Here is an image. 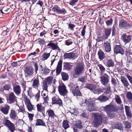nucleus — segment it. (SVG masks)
<instances>
[{"mask_svg": "<svg viewBox=\"0 0 132 132\" xmlns=\"http://www.w3.org/2000/svg\"><path fill=\"white\" fill-rule=\"evenodd\" d=\"M103 109L106 113L108 116L110 117H114L116 115L114 112H117L118 110L117 107L111 103L104 107Z\"/></svg>", "mask_w": 132, "mask_h": 132, "instance_id": "f257e3e1", "label": "nucleus"}, {"mask_svg": "<svg viewBox=\"0 0 132 132\" xmlns=\"http://www.w3.org/2000/svg\"><path fill=\"white\" fill-rule=\"evenodd\" d=\"M3 123L6 126L11 132H13L15 129L14 125L9 120L6 119L3 120Z\"/></svg>", "mask_w": 132, "mask_h": 132, "instance_id": "f03ea898", "label": "nucleus"}, {"mask_svg": "<svg viewBox=\"0 0 132 132\" xmlns=\"http://www.w3.org/2000/svg\"><path fill=\"white\" fill-rule=\"evenodd\" d=\"M95 118L93 122L95 127H98L102 123V117L100 115L95 114Z\"/></svg>", "mask_w": 132, "mask_h": 132, "instance_id": "7ed1b4c3", "label": "nucleus"}, {"mask_svg": "<svg viewBox=\"0 0 132 132\" xmlns=\"http://www.w3.org/2000/svg\"><path fill=\"white\" fill-rule=\"evenodd\" d=\"M58 88L59 93L62 96L66 95L68 93L66 86L64 84L60 85L58 87Z\"/></svg>", "mask_w": 132, "mask_h": 132, "instance_id": "20e7f679", "label": "nucleus"}, {"mask_svg": "<svg viewBox=\"0 0 132 132\" xmlns=\"http://www.w3.org/2000/svg\"><path fill=\"white\" fill-rule=\"evenodd\" d=\"M85 103L86 105L88 106V110L90 112L96 110L95 106V103L92 101L89 100H86Z\"/></svg>", "mask_w": 132, "mask_h": 132, "instance_id": "39448f33", "label": "nucleus"}, {"mask_svg": "<svg viewBox=\"0 0 132 132\" xmlns=\"http://www.w3.org/2000/svg\"><path fill=\"white\" fill-rule=\"evenodd\" d=\"M84 66L82 64H78L74 69V73L75 75H79L81 74L84 71Z\"/></svg>", "mask_w": 132, "mask_h": 132, "instance_id": "423d86ee", "label": "nucleus"}, {"mask_svg": "<svg viewBox=\"0 0 132 132\" xmlns=\"http://www.w3.org/2000/svg\"><path fill=\"white\" fill-rule=\"evenodd\" d=\"M33 69L30 66H27L25 68L24 72L26 77H31L33 74Z\"/></svg>", "mask_w": 132, "mask_h": 132, "instance_id": "0eeeda50", "label": "nucleus"}, {"mask_svg": "<svg viewBox=\"0 0 132 132\" xmlns=\"http://www.w3.org/2000/svg\"><path fill=\"white\" fill-rule=\"evenodd\" d=\"M100 78L101 83L103 85L105 86L108 85L109 86L110 85H109V77L107 75L106 76H103L101 77Z\"/></svg>", "mask_w": 132, "mask_h": 132, "instance_id": "6e6552de", "label": "nucleus"}, {"mask_svg": "<svg viewBox=\"0 0 132 132\" xmlns=\"http://www.w3.org/2000/svg\"><path fill=\"white\" fill-rule=\"evenodd\" d=\"M9 101L10 103H15L16 105H17V97L13 92H11L9 95Z\"/></svg>", "mask_w": 132, "mask_h": 132, "instance_id": "1a4fd4ad", "label": "nucleus"}, {"mask_svg": "<svg viewBox=\"0 0 132 132\" xmlns=\"http://www.w3.org/2000/svg\"><path fill=\"white\" fill-rule=\"evenodd\" d=\"M122 40L125 44L130 43L132 39V37L130 35H127L126 34H123L121 36Z\"/></svg>", "mask_w": 132, "mask_h": 132, "instance_id": "9d476101", "label": "nucleus"}, {"mask_svg": "<svg viewBox=\"0 0 132 132\" xmlns=\"http://www.w3.org/2000/svg\"><path fill=\"white\" fill-rule=\"evenodd\" d=\"M103 45L104 47V50L107 52H109L111 50V41L110 40H108L104 42Z\"/></svg>", "mask_w": 132, "mask_h": 132, "instance_id": "9b49d317", "label": "nucleus"}, {"mask_svg": "<svg viewBox=\"0 0 132 132\" xmlns=\"http://www.w3.org/2000/svg\"><path fill=\"white\" fill-rule=\"evenodd\" d=\"M119 26L120 28L127 29L130 27V25L126 21L121 20L120 22Z\"/></svg>", "mask_w": 132, "mask_h": 132, "instance_id": "f8f14e48", "label": "nucleus"}, {"mask_svg": "<svg viewBox=\"0 0 132 132\" xmlns=\"http://www.w3.org/2000/svg\"><path fill=\"white\" fill-rule=\"evenodd\" d=\"M114 52L116 54L120 53L121 54H124V51L120 45H116L114 48Z\"/></svg>", "mask_w": 132, "mask_h": 132, "instance_id": "ddd939ff", "label": "nucleus"}, {"mask_svg": "<svg viewBox=\"0 0 132 132\" xmlns=\"http://www.w3.org/2000/svg\"><path fill=\"white\" fill-rule=\"evenodd\" d=\"M36 107L37 111L38 112H41L43 115V116H44L45 110L44 107L42 106L41 104H38L36 105Z\"/></svg>", "mask_w": 132, "mask_h": 132, "instance_id": "4468645a", "label": "nucleus"}, {"mask_svg": "<svg viewBox=\"0 0 132 132\" xmlns=\"http://www.w3.org/2000/svg\"><path fill=\"white\" fill-rule=\"evenodd\" d=\"M62 100L60 98L56 97L55 96L54 97L52 98V104H57L61 105L62 104Z\"/></svg>", "mask_w": 132, "mask_h": 132, "instance_id": "2eb2a0df", "label": "nucleus"}, {"mask_svg": "<svg viewBox=\"0 0 132 132\" xmlns=\"http://www.w3.org/2000/svg\"><path fill=\"white\" fill-rule=\"evenodd\" d=\"M104 33L103 34V36L105 39H106L108 38L111 34V28H109L105 29H104Z\"/></svg>", "mask_w": 132, "mask_h": 132, "instance_id": "dca6fc26", "label": "nucleus"}, {"mask_svg": "<svg viewBox=\"0 0 132 132\" xmlns=\"http://www.w3.org/2000/svg\"><path fill=\"white\" fill-rule=\"evenodd\" d=\"M47 46H50L51 47L52 49L54 50H57L59 52L61 51L60 49L59 48L57 44L53 43L52 42H50L47 45Z\"/></svg>", "mask_w": 132, "mask_h": 132, "instance_id": "f3484780", "label": "nucleus"}, {"mask_svg": "<svg viewBox=\"0 0 132 132\" xmlns=\"http://www.w3.org/2000/svg\"><path fill=\"white\" fill-rule=\"evenodd\" d=\"M10 87V85L9 84H6L4 85L3 88H0V90L4 94H6V91H9Z\"/></svg>", "mask_w": 132, "mask_h": 132, "instance_id": "a211bd4d", "label": "nucleus"}, {"mask_svg": "<svg viewBox=\"0 0 132 132\" xmlns=\"http://www.w3.org/2000/svg\"><path fill=\"white\" fill-rule=\"evenodd\" d=\"M62 60H60L58 62L56 69V73L57 75H59L60 73L62 68Z\"/></svg>", "mask_w": 132, "mask_h": 132, "instance_id": "6ab92c4d", "label": "nucleus"}, {"mask_svg": "<svg viewBox=\"0 0 132 132\" xmlns=\"http://www.w3.org/2000/svg\"><path fill=\"white\" fill-rule=\"evenodd\" d=\"M13 90L15 94L17 95H19L21 93V87L19 85H16L13 87Z\"/></svg>", "mask_w": 132, "mask_h": 132, "instance_id": "aec40b11", "label": "nucleus"}, {"mask_svg": "<svg viewBox=\"0 0 132 132\" xmlns=\"http://www.w3.org/2000/svg\"><path fill=\"white\" fill-rule=\"evenodd\" d=\"M125 109L127 117L130 118H132V114L130 110V107L127 106H125Z\"/></svg>", "mask_w": 132, "mask_h": 132, "instance_id": "412c9836", "label": "nucleus"}, {"mask_svg": "<svg viewBox=\"0 0 132 132\" xmlns=\"http://www.w3.org/2000/svg\"><path fill=\"white\" fill-rule=\"evenodd\" d=\"M10 118L12 120H15L18 118L14 110H11L10 116Z\"/></svg>", "mask_w": 132, "mask_h": 132, "instance_id": "4be33fe9", "label": "nucleus"}, {"mask_svg": "<svg viewBox=\"0 0 132 132\" xmlns=\"http://www.w3.org/2000/svg\"><path fill=\"white\" fill-rule=\"evenodd\" d=\"M47 112L48 114L49 117L54 118V117H55L56 116L55 113L54 111L51 109L47 110Z\"/></svg>", "mask_w": 132, "mask_h": 132, "instance_id": "5701e85b", "label": "nucleus"}, {"mask_svg": "<svg viewBox=\"0 0 132 132\" xmlns=\"http://www.w3.org/2000/svg\"><path fill=\"white\" fill-rule=\"evenodd\" d=\"M39 85V81L38 79H35L33 80L32 86L33 88L37 89Z\"/></svg>", "mask_w": 132, "mask_h": 132, "instance_id": "b1692460", "label": "nucleus"}, {"mask_svg": "<svg viewBox=\"0 0 132 132\" xmlns=\"http://www.w3.org/2000/svg\"><path fill=\"white\" fill-rule=\"evenodd\" d=\"M96 85L94 84H87L85 87L91 91H93L96 88Z\"/></svg>", "mask_w": 132, "mask_h": 132, "instance_id": "393cba45", "label": "nucleus"}, {"mask_svg": "<svg viewBox=\"0 0 132 132\" xmlns=\"http://www.w3.org/2000/svg\"><path fill=\"white\" fill-rule=\"evenodd\" d=\"M9 106L8 105H7L5 107H3L0 109V110L4 114H8L9 109Z\"/></svg>", "mask_w": 132, "mask_h": 132, "instance_id": "a878e982", "label": "nucleus"}, {"mask_svg": "<svg viewBox=\"0 0 132 132\" xmlns=\"http://www.w3.org/2000/svg\"><path fill=\"white\" fill-rule=\"evenodd\" d=\"M121 81L123 84L124 86L127 88L129 85V83L127 79L125 77H122L121 78Z\"/></svg>", "mask_w": 132, "mask_h": 132, "instance_id": "bb28decb", "label": "nucleus"}, {"mask_svg": "<svg viewBox=\"0 0 132 132\" xmlns=\"http://www.w3.org/2000/svg\"><path fill=\"white\" fill-rule=\"evenodd\" d=\"M35 125L36 126H45L46 128H47V127L46 126L45 123L43 122L42 120L40 119H37Z\"/></svg>", "mask_w": 132, "mask_h": 132, "instance_id": "cd10ccee", "label": "nucleus"}, {"mask_svg": "<svg viewBox=\"0 0 132 132\" xmlns=\"http://www.w3.org/2000/svg\"><path fill=\"white\" fill-rule=\"evenodd\" d=\"M98 58L100 60H102L104 59L105 57L104 53L101 50H100L98 51Z\"/></svg>", "mask_w": 132, "mask_h": 132, "instance_id": "c85d7f7f", "label": "nucleus"}, {"mask_svg": "<svg viewBox=\"0 0 132 132\" xmlns=\"http://www.w3.org/2000/svg\"><path fill=\"white\" fill-rule=\"evenodd\" d=\"M109 99V98L105 96L101 95L99 96L98 98V100L102 102H106Z\"/></svg>", "mask_w": 132, "mask_h": 132, "instance_id": "c756f323", "label": "nucleus"}, {"mask_svg": "<svg viewBox=\"0 0 132 132\" xmlns=\"http://www.w3.org/2000/svg\"><path fill=\"white\" fill-rule=\"evenodd\" d=\"M53 79V78L52 77H48L44 80L43 81L48 85H50Z\"/></svg>", "mask_w": 132, "mask_h": 132, "instance_id": "7c9ffc66", "label": "nucleus"}, {"mask_svg": "<svg viewBox=\"0 0 132 132\" xmlns=\"http://www.w3.org/2000/svg\"><path fill=\"white\" fill-rule=\"evenodd\" d=\"M62 125L64 128L65 130L70 127L69 124V121L66 120H64L63 121Z\"/></svg>", "mask_w": 132, "mask_h": 132, "instance_id": "2f4dec72", "label": "nucleus"}, {"mask_svg": "<svg viewBox=\"0 0 132 132\" xmlns=\"http://www.w3.org/2000/svg\"><path fill=\"white\" fill-rule=\"evenodd\" d=\"M69 86L70 88V90L72 91V92L79 87V86L77 85L76 84H74L72 83L70 84Z\"/></svg>", "mask_w": 132, "mask_h": 132, "instance_id": "473e14b6", "label": "nucleus"}, {"mask_svg": "<svg viewBox=\"0 0 132 132\" xmlns=\"http://www.w3.org/2000/svg\"><path fill=\"white\" fill-rule=\"evenodd\" d=\"M126 97L129 100L130 103H132V93L130 92H128L126 93Z\"/></svg>", "mask_w": 132, "mask_h": 132, "instance_id": "72a5a7b5", "label": "nucleus"}, {"mask_svg": "<svg viewBox=\"0 0 132 132\" xmlns=\"http://www.w3.org/2000/svg\"><path fill=\"white\" fill-rule=\"evenodd\" d=\"M70 63L67 62H64L63 63V66L64 68L67 70H69L72 67V65H70Z\"/></svg>", "mask_w": 132, "mask_h": 132, "instance_id": "f704fd0d", "label": "nucleus"}, {"mask_svg": "<svg viewBox=\"0 0 132 132\" xmlns=\"http://www.w3.org/2000/svg\"><path fill=\"white\" fill-rule=\"evenodd\" d=\"M62 79L64 81L67 80L69 78V75L68 74L65 72H63L61 73Z\"/></svg>", "mask_w": 132, "mask_h": 132, "instance_id": "c9c22d12", "label": "nucleus"}, {"mask_svg": "<svg viewBox=\"0 0 132 132\" xmlns=\"http://www.w3.org/2000/svg\"><path fill=\"white\" fill-rule=\"evenodd\" d=\"M74 127H76V128H78L79 129H82V126L81 124V121L79 120L78 121V123L75 124L74 126Z\"/></svg>", "mask_w": 132, "mask_h": 132, "instance_id": "e433bc0d", "label": "nucleus"}, {"mask_svg": "<svg viewBox=\"0 0 132 132\" xmlns=\"http://www.w3.org/2000/svg\"><path fill=\"white\" fill-rule=\"evenodd\" d=\"M115 101L117 103L121 105L122 103V101L119 95H116L115 97Z\"/></svg>", "mask_w": 132, "mask_h": 132, "instance_id": "4c0bfd02", "label": "nucleus"}, {"mask_svg": "<svg viewBox=\"0 0 132 132\" xmlns=\"http://www.w3.org/2000/svg\"><path fill=\"white\" fill-rule=\"evenodd\" d=\"M42 71L43 74L45 75L47 74L50 72L49 69L46 67L42 68Z\"/></svg>", "mask_w": 132, "mask_h": 132, "instance_id": "58836bf2", "label": "nucleus"}, {"mask_svg": "<svg viewBox=\"0 0 132 132\" xmlns=\"http://www.w3.org/2000/svg\"><path fill=\"white\" fill-rule=\"evenodd\" d=\"M72 93L75 96H80L81 95V94L80 91L76 89L72 91Z\"/></svg>", "mask_w": 132, "mask_h": 132, "instance_id": "ea45409f", "label": "nucleus"}, {"mask_svg": "<svg viewBox=\"0 0 132 132\" xmlns=\"http://www.w3.org/2000/svg\"><path fill=\"white\" fill-rule=\"evenodd\" d=\"M107 65L109 67H112L114 65V62L112 60L110 59L108 61Z\"/></svg>", "mask_w": 132, "mask_h": 132, "instance_id": "a19ab883", "label": "nucleus"}, {"mask_svg": "<svg viewBox=\"0 0 132 132\" xmlns=\"http://www.w3.org/2000/svg\"><path fill=\"white\" fill-rule=\"evenodd\" d=\"M97 66L99 67L100 72L102 73H103L104 72L105 69L102 65L98 64L97 65Z\"/></svg>", "mask_w": 132, "mask_h": 132, "instance_id": "79ce46f5", "label": "nucleus"}, {"mask_svg": "<svg viewBox=\"0 0 132 132\" xmlns=\"http://www.w3.org/2000/svg\"><path fill=\"white\" fill-rule=\"evenodd\" d=\"M123 123L125 126V128H126L129 129L131 127V124L128 121H125L123 122Z\"/></svg>", "mask_w": 132, "mask_h": 132, "instance_id": "37998d69", "label": "nucleus"}, {"mask_svg": "<svg viewBox=\"0 0 132 132\" xmlns=\"http://www.w3.org/2000/svg\"><path fill=\"white\" fill-rule=\"evenodd\" d=\"M105 38H104L103 36H101L100 35H98L97 37V38L96 39V42H100L103 41Z\"/></svg>", "mask_w": 132, "mask_h": 132, "instance_id": "c03bdc74", "label": "nucleus"}, {"mask_svg": "<svg viewBox=\"0 0 132 132\" xmlns=\"http://www.w3.org/2000/svg\"><path fill=\"white\" fill-rule=\"evenodd\" d=\"M50 53H45L43 55H42V57L43 59L45 60L47 59L50 56Z\"/></svg>", "mask_w": 132, "mask_h": 132, "instance_id": "a18cd8bd", "label": "nucleus"}, {"mask_svg": "<svg viewBox=\"0 0 132 132\" xmlns=\"http://www.w3.org/2000/svg\"><path fill=\"white\" fill-rule=\"evenodd\" d=\"M24 101L26 105L31 103L30 100L26 96L24 97Z\"/></svg>", "mask_w": 132, "mask_h": 132, "instance_id": "49530a36", "label": "nucleus"}, {"mask_svg": "<svg viewBox=\"0 0 132 132\" xmlns=\"http://www.w3.org/2000/svg\"><path fill=\"white\" fill-rule=\"evenodd\" d=\"M66 13H67V11L65 9H61L60 8L58 13L60 14H64Z\"/></svg>", "mask_w": 132, "mask_h": 132, "instance_id": "de8ad7c7", "label": "nucleus"}, {"mask_svg": "<svg viewBox=\"0 0 132 132\" xmlns=\"http://www.w3.org/2000/svg\"><path fill=\"white\" fill-rule=\"evenodd\" d=\"M60 8L58 5H56L54 6L52 10L54 12H57L58 13Z\"/></svg>", "mask_w": 132, "mask_h": 132, "instance_id": "09e8293b", "label": "nucleus"}, {"mask_svg": "<svg viewBox=\"0 0 132 132\" xmlns=\"http://www.w3.org/2000/svg\"><path fill=\"white\" fill-rule=\"evenodd\" d=\"M113 20L112 19H111L109 20L106 21H105V23L107 27H109L111 25L113 22Z\"/></svg>", "mask_w": 132, "mask_h": 132, "instance_id": "8fccbe9b", "label": "nucleus"}, {"mask_svg": "<svg viewBox=\"0 0 132 132\" xmlns=\"http://www.w3.org/2000/svg\"><path fill=\"white\" fill-rule=\"evenodd\" d=\"M93 91L94 93L97 94H100L103 92L102 89L100 88L99 89H95Z\"/></svg>", "mask_w": 132, "mask_h": 132, "instance_id": "3c124183", "label": "nucleus"}, {"mask_svg": "<svg viewBox=\"0 0 132 132\" xmlns=\"http://www.w3.org/2000/svg\"><path fill=\"white\" fill-rule=\"evenodd\" d=\"M64 57L65 59H71V55L70 53H65L64 55Z\"/></svg>", "mask_w": 132, "mask_h": 132, "instance_id": "603ef678", "label": "nucleus"}, {"mask_svg": "<svg viewBox=\"0 0 132 132\" xmlns=\"http://www.w3.org/2000/svg\"><path fill=\"white\" fill-rule=\"evenodd\" d=\"M78 1V0H71L69 4L71 6L75 5Z\"/></svg>", "mask_w": 132, "mask_h": 132, "instance_id": "864d4df0", "label": "nucleus"}, {"mask_svg": "<svg viewBox=\"0 0 132 132\" xmlns=\"http://www.w3.org/2000/svg\"><path fill=\"white\" fill-rule=\"evenodd\" d=\"M26 105L29 111H31L33 109V105L31 103Z\"/></svg>", "mask_w": 132, "mask_h": 132, "instance_id": "5fc2aeb1", "label": "nucleus"}, {"mask_svg": "<svg viewBox=\"0 0 132 132\" xmlns=\"http://www.w3.org/2000/svg\"><path fill=\"white\" fill-rule=\"evenodd\" d=\"M86 25H85L84 26V27L83 28L82 30V31H81V35L83 37H84V36L85 34V32H86L85 30H86Z\"/></svg>", "mask_w": 132, "mask_h": 132, "instance_id": "6e6d98bb", "label": "nucleus"}, {"mask_svg": "<svg viewBox=\"0 0 132 132\" xmlns=\"http://www.w3.org/2000/svg\"><path fill=\"white\" fill-rule=\"evenodd\" d=\"M47 85V84L46 83L43 81V83L42 86L43 87L44 90H45L47 92H48L47 90V88L48 87Z\"/></svg>", "mask_w": 132, "mask_h": 132, "instance_id": "4d7b16f0", "label": "nucleus"}, {"mask_svg": "<svg viewBox=\"0 0 132 132\" xmlns=\"http://www.w3.org/2000/svg\"><path fill=\"white\" fill-rule=\"evenodd\" d=\"M68 28L70 29V30H74L73 28L75 27V26L72 24L69 23L68 24Z\"/></svg>", "mask_w": 132, "mask_h": 132, "instance_id": "13d9d810", "label": "nucleus"}, {"mask_svg": "<svg viewBox=\"0 0 132 132\" xmlns=\"http://www.w3.org/2000/svg\"><path fill=\"white\" fill-rule=\"evenodd\" d=\"M72 111L74 115H77L79 114V111L78 110V109L76 108L73 109L72 110Z\"/></svg>", "mask_w": 132, "mask_h": 132, "instance_id": "bf43d9fd", "label": "nucleus"}, {"mask_svg": "<svg viewBox=\"0 0 132 132\" xmlns=\"http://www.w3.org/2000/svg\"><path fill=\"white\" fill-rule=\"evenodd\" d=\"M71 55V59H75L77 57V54L72 52L70 53Z\"/></svg>", "mask_w": 132, "mask_h": 132, "instance_id": "052dcab7", "label": "nucleus"}, {"mask_svg": "<svg viewBox=\"0 0 132 132\" xmlns=\"http://www.w3.org/2000/svg\"><path fill=\"white\" fill-rule=\"evenodd\" d=\"M28 117L29 118L30 121H32L33 120V118L34 116V115L33 114L29 113H28Z\"/></svg>", "mask_w": 132, "mask_h": 132, "instance_id": "680f3d73", "label": "nucleus"}, {"mask_svg": "<svg viewBox=\"0 0 132 132\" xmlns=\"http://www.w3.org/2000/svg\"><path fill=\"white\" fill-rule=\"evenodd\" d=\"M126 76L128 79L129 82L132 84V77L128 74H127L126 75Z\"/></svg>", "mask_w": 132, "mask_h": 132, "instance_id": "e2e57ef3", "label": "nucleus"}, {"mask_svg": "<svg viewBox=\"0 0 132 132\" xmlns=\"http://www.w3.org/2000/svg\"><path fill=\"white\" fill-rule=\"evenodd\" d=\"M111 82L112 84L114 86H115L117 84L116 80L114 78H112Z\"/></svg>", "mask_w": 132, "mask_h": 132, "instance_id": "0e129e2a", "label": "nucleus"}, {"mask_svg": "<svg viewBox=\"0 0 132 132\" xmlns=\"http://www.w3.org/2000/svg\"><path fill=\"white\" fill-rule=\"evenodd\" d=\"M41 9V8L38 7L37 9L36 10L35 12V13L36 14V15H39L40 13H41L40 12V10Z\"/></svg>", "mask_w": 132, "mask_h": 132, "instance_id": "69168bd1", "label": "nucleus"}, {"mask_svg": "<svg viewBox=\"0 0 132 132\" xmlns=\"http://www.w3.org/2000/svg\"><path fill=\"white\" fill-rule=\"evenodd\" d=\"M73 43V42L72 41H70L69 40H67L65 41V44L68 45L69 46Z\"/></svg>", "mask_w": 132, "mask_h": 132, "instance_id": "338daca9", "label": "nucleus"}, {"mask_svg": "<svg viewBox=\"0 0 132 132\" xmlns=\"http://www.w3.org/2000/svg\"><path fill=\"white\" fill-rule=\"evenodd\" d=\"M38 42H39L40 44L42 45H44L45 43L44 40L41 39H38Z\"/></svg>", "mask_w": 132, "mask_h": 132, "instance_id": "774afa93", "label": "nucleus"}]
</instances>
